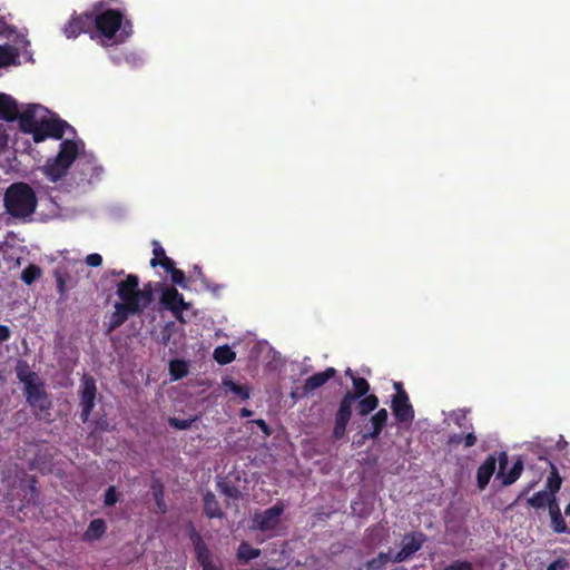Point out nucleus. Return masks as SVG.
Wrapping results in <instances>:
<instances>
[{"instance_id": "f257e3e1", "label": "nucleus", "mask_w": 570, "mask_h": 570, "mask_svg": "<svg viewBox=\"0 0 570 570\" xmlns=\"http://www.w3.org/2000/svg\"><path fill=\"white\" fill-rule=\"evenodd\" d=\"M104 3L94 4L91 13L92 33L105 38L106 40H116L124 42L132 35V23L125 18V14L118 9L102 10Z\"/></svg>"}, {"instance_id": "f03ea898", "label": "nucleus", "mask_w": 570, "mask_h": 570, "mask_svg": "<svg viewBox=\"0 0 570 570\" xmlns=\"http://www.w3.org/2000/svg\"><path fill=\"white\" fill-rule=\"evenodd\" d=\"M36 105H30L19 117L20 130L32 135L35 142H41L47 138L61 139L69 124L62 119H36Z\"/></svg>"}, {"instance_id": "7ed1b4c3", "label": "nucleus", "mask_w": 570, "mask_h": 570, "mask_svg": "<svg viewBox=\"0 0 570 570\" xmlns=\"http://www.w3.org/2000/svg\"><path fill=\"white\" fill-rule=\"evenodd\" d=\"M37 204L35 190L23 181L11 184L3 195L6 213L13 218L24 220L30 217L35 213Z\"/></svg>"}, {"instance_id": "20e7f679", "label": "nucleus", "mask_w": 570, "mask_h": 570, "mask_svg": "<svg viewBox=\"0 0 570 570\" xmlns=\"http://www.w3.org/2000/svg\"><path fill=\"white\" fill-rule=\"evenodd\" d=\"M116 294L120 299L117 304L141 314L154 301L153 284L147 283L139 288V277L135 274H128L117 284Z\"/></svg>"}, {"instance_id": "39448f33", "label": "nucleus", "mask_w": 570, "mask_h": 570, "mask_svg": "<svg viewBox=\"0 0 570 570\" xmlns=\"http://www.w3.org/2000/svg\"><path fill=\"white\" fill-rule=\"evenodd\" d=\"M353 391H346L342 396L338 409L334 416V428L332 436L334 440H341L346 433V428L351 421L355 402L368 395L370 383L366 379L357 376L353 380Z\"/></svg>"}, {"instance_id": "423d86ee", "label": "nucleus", "mask_w": 570, "mask_h": 570, "mask_svg": "<svg viewBox=\"0 0 570 570\" xmlns=\"http://www.w3.org/2000/svg\"><path fill=\"white\" fill-rule=\"evenodd\" d=\"M78 155V142L66 139L60 144L57 156L49 158L41 170L51 183H58L67 175L71 165L77 160Z\"/></svg>"}, {"instance_id": "0eeeda50", "label": "nucleus", "mask_w": 570, "mask_h": 570, "mask_svg": "<svg viewBox=\"0 0 570 570\" xmlns=\"http://www.w3.org/2000/svg\"><path fill=\"white\" fill-rule=\"evenodd\" d=\"M285 511V504L283 501H277L273 507L264 510L261 513H255L253 523L259 531H273L281 522V515Z\"/></svg>"}, {"instance_id": "6e6552de", "label": "nucleus", "mask_w": 570, "mask_h": 570, "mask_svg": "<svg viewBox=\"0 0 570 570\" xmlns=\"http://www.w3.org/2000/svg\"><path fill=\"white\" fill-rule=\"evenodd\" d=\"M24 395L27 403L35 410L36 413H42L50 409L51 402L45 389V383L39 380L24 387Z\"/></svg>"}, {"instance_id": "1a4fd4ad", "label": "nucleus", "mask_w": 570, "mask_h": 570, "mask_svg": "<svg viewBox=\"0 0 570 570\" xmlns=\"http://www.w3.org/2000/svg\"><path fill=\"white\" fill-rule=\"evenodd\" d=\"M426 535L423 532L414 531L405 533L401 540V550L392 559L393 562L400 563L409 560L415 552H417L424 542Z\"/></svg>"}, {"instance_id": "9d476101", "label": "nucleus", "mask_w": 570, "mask_h": 570, "mask_svg": "<svg viewBox=\"0 0 570 570\" xmlns=\"http://www.w3.org/2000/svg\"><path fill=\"white\" fill-rule=\"evenodd\" d=\"M160 303L169 309L179 322H185L183 312L190 307L184 296L175 287H166L160 297Z\"/></svg>"}, {"instance_id": "9b49d317", "label": "nucleus", "mask_w": 570, "mask_h": 570, "mask_svg": "<svg viewBox=\"0 0 570 570\" xmlns=\"http://www.w3.org/2000/svg\"><path fill=\"white\" fill-rule=\"evenodd\" d=\"M498 460L499 470L497 473V479L501 480V483L504 487L513 484L521 476L523 471L524 466L522 459L518 458V460L513 463L512 468L508 472H505L509 463L508 453L504 451L499 452Z\"/></svg>"}, {"instance_id": "f8f14e48", "label": "nucleus", "mask_w": 570, "mask_h": 570, "mask_svg": "<svg viewBox=\"0 0 570 570\" xmlns=\"http://www.w3.org/2000/svg\"><path fill=\"white\" fill-rule=\"evenodd\" d=\"M391 409L399 423L411 424L414 420L415 412L410 403L406 391L395 393L392 397Z\"/></svg>"}, {"instance_id": "ddd939ff", "label": "nucleus", "mask_w": 570, "mask_h": 570, "mask_svg": "<svg viewBox=\"0 0 570 570\" xmlns=\"http://www.w3.org/2000/svg\"><path fill=\"white\" fill-rule=\"evenodd\" d=\"M337 374V371L334 367H327L323 372H317L305 380L304 385L302 386V391H293L291 396L293 399H302L306 396L309 392L322 387L330 380L334 379Z\"/></svg>"}, {"instance_id": "4468645a", "label": "nucleus", "mask_w": 570, "mask_h": 570, "mask_svg": "<svg viewBox=\"0 0 570 570\" xmlns=\"http://www.w3.org/2000/svg\"><path fill=\"white\" fill-rule=\"evenodd\" d=\"M63 33L69 39L77 38L81 33H90L91 39H95L91 26V13L73 14L65 24Z\"/></svg>"}, {"instance_id": "2eb2a0df", "label": "nucleus", "mask_w": 570, "mask_h": 570, "mask_svg": "<svg viewBox=\"0 0 570 570\" xmlns=\"http://www.w3.org/2000/svg\"><path fill=\"white\" fill-rule=\"evenodd\" d=\"M97 387L96 383L92 379H85L82 381L81 391H80V405L81 413L80 419L83 423H86L91 414V411L95 406Z\"/></svg>"}, {"instance_id": "dca6fc26", "label": "nucleus", "mask_w": 570, "mask_h": 570, "mask_svg": "<svg viewBox=\"0 0 570 570\" xmlns=\"http://www.w3.org/2000/svg\"><path fill=\"white\" fill-rule=\"evenodd\" d=\"M188 528H189V539L194 546L195 556H196L198 563L202 566V569H204V567L207 568L209 566H213L214 563L212 561V553H210L206 542L203 540L202 535L195 529V527L191 522H189Z\"/></svg>"}, {"instance_id": "f3484780", "label": "nucleus", "mask_w": 570, "mask_h": 570, "mask_svg": "<svg viewBox=\"0 0 570 570\" xmlns=\"http://www.w3.org/2000/svg\"><path fill=\"white\" fill-rule=\"evenodd\" d=\"M115 311L109 316L108 322L105 323V333L107 335L111 334L114 331H116L118 327H120L131 315H140L141 313L131 311L125 305H120L115 303L114 305Z\"/></svg>"}, {"instance_id": "a211bd4d", "label": "nucleus", "mask_w": 570, "mask_h": 570, "mask_svg": "<svg viewBox=\"0 0 570 570\" xmlns=\"http://www.w3.org/2000/svg\"><path fill=\"white\" fill-rule=\"evenodd\" d=\"M389 421V412L386 409H380L375 414H373L370 419L371 430L365 432L362 435V440L357 442L358 445L362 444L364 440H376L380 438L382 431L387 425Z\"/></svg>"}, {"instance_id": "6ab92c4d", "label": "nucleus", "mask_w": 570, "mask_h": 570, "mask_svg": "<svg viewBox=\"0 0 570 570\" xmlns=\"http://www.w3.org/2000/svg\"><path fill=\"white\" fill-rule=\"evenodd\" d=\"M497 464H499L497 454H489L484 462L478 468L476 484L480 490H484L489 484L492 475L495 472Z\"/></svg>"}, {"instance_id": "aec40b11", "label": "nucleus", "mask_w": 570, "mask_h": 570, "mask_svg": "<svg viewBox=\"0 0 570 570\" xmlns=\"http://www.w3.org/2000/svg\"><path fill=\"white\" fill-rule=\"evenodd\" d=\"M76 169L80 175V183L91 184L94 179H98L101 168L98 167L92 159L77 157Z\"/></svg>"}, {"instance_id": "412c9836", "label": "nucleus", "mask_w": 570, "mask_h": 570, "mask_svg": "<svg viewBox=\"0 0 570 570\" xmlns=\"http://www.w3.org/2000/svg\"><path fill=\"white\" fill-rule=\"evenodd\" d=\"M17 101L7 94L0 92V119L6 121L19 120Z\"/></svg>"}, {"instance_id": "4be33fe9", "label": "nucleus", "mask_w": 570, "mask_h": 570, "mask_svg": "<svg viewBox=\"0 0 570 570\" xmlns=\"http://www.w3.org/2000/svg\"><path fill=\"white\" fill-rule=\"evenodd\" d=\"M204 513L208 519L224 518V512L220 509L219 502L210 491L204 494Z\"/></svg>"}, {"instance_id": "5701e85b", "label": "nucleus", "mask_w": 570, "mask_h": 570, "mask_svg": "<svg viewBox=\"0 0 570 570\" xmlns=\"http://www.w3.org/2000/svg\"><path fill=\"white\" fill-rule=\"evenodd\" d=\"M16 375L18 380L24 385V387L28 384H32L40 380L39 375L31 371L29 364L23 360H19L17 362Z\"/></svg>"}, {"instance_id": "b1692460", "label": "nucleus", "mask_w": 570, "mask_h": 570, "mask_svg": "<svg viewBox=\"0 0 570 570\" xmlns=\"http://www.w3.org/2000/svg\"><path fill=\"white\" fill-rule=\"evenodd\" d=\"M379 397L375 394H368L355 402V410L360 416H367L379 406Z\"/></svg>"}, {"instance_id": "393cba45", "label": "nucleus", "mask_w": 570, "mask_h": 570, "mask_svg": "<svg viewBox=\"0 0 570 570\" xmlns=\"http://www.w3.org/2000/svg\"><path fill=\"white\" fill-rule=\"evenodd\" d=\"M151 495L157 505V511L160 514H165L168 511V507L165 502V488L159 479H155L150 485Z\"/></svg>"}, {"instance_id": "a878e982", "label": "nucleus", "mask_w": 570, "mask_h": 570, "mask_svg": "<svg viewBox=\"0 0 570 570\" xmlns=\"http://www.w3.org/2000/svg\"><path fill=\"white\" fill-rule=\"evenodd\" d=\"M107 525L102 519H94L90 521L86 532L83 533L85 541L99 540L106 532Z\"/></svg>"}, {"instance_id": "bb28decb", "label": "nucleus", "mask_w": 570, "mask_h": 570, "mask_svg": "<svg viewBox=\"0 0 570 570\" xmlns=\"http://www.w3.org/2000/svg\"><path fill=\"white\" fill-rule=\"evenodd\" d=\"M550 465V472L546 481V489L552 494H556L562 484V479L559 474L558 468L552 463L548 462Z\"/></svg>"}, {"instance_id": "cd10ccee", "label": "nucleus", "mask_w": 570, "mask_h": 570, "mask_svg": "<svg viewBox=\"0 0 570 570\" xmlns=\"http://www.w3.org/2000/svg\"><path fill=\"white\" fill-rule=\"evenodd\" d=\"M261 556V550L253 548L248 542L243 541L237 549V558L240 562L247 563Z\"/></svg>"}, {"instance_id": "c85d7f7f", "label": "nucleus", "mask_w": 570, "mask_h": 570, "mask_svg": "<svg viewBox=\"0 0 570 570\" xmlns=\"http://www.w3.org/2000/svg\"><path fill=\"white\" fill-rule=\"evenodd\" d=\"M223 385L243 401L249 397V387L245 384H237L233 379L226 377L223 380Z\"/></svg>"}, {"instance_id": "c756f323", "label": "nucleus", "mask_w": 570, "mask_h": 570, "mask_svg": "<svg viewBox=\"0 0 570 570\" xmlns=\"http://www.w3.org/2000/svg\"><path fill=\"white\" fill-rule=\"evenodd\" d=\"M213 355L215 361L220 365L229 364L236 357V353L228 345L216 347Z\"/></svg>"}, {"instance_id": "7c9ffc66", "label": "nucleus", "mask_w": 570, "mask_h": 570, "mask_svg": "<svg viewBox=\"0 0 570 570\" xmlns=\"http://www.w3.org/2000/svg\"><path fill=\"white\" fill-rule=\"evenodd\" d=\"M189 279L199 281L203 285V287L207 291L216 292L219 286H213L209 279L204 274L200 266L195 265L193 267V271L190 272Z\"/></svg>"}, {"instance_id": "2f4dec72", "label": "nucleus", "mask_w": 570, "mask_h": 570, "mask_svg": "<svg viewBox=\"0 0 570 570\" xmlns=\"http://www.w3.org/2000/svg\"><path fill=\"white\" fill-rule=\"evenodd\" d=\"M552 493L549 491H538L528 499V503L535 509H543L550 501Z\"/></svg>"}, {"instance_id": "473e14b6", "label": "nucleus", "mask_w": 570, "mask_h": 570, "mask_svg": "<svg viewBox=\"0 0 570 570\" xmlns=\"http://www.w3.org/2000/svg\"><path fill=\"white\" fill-rule=\"evenodd\" d=\"M17 58L16 49L11 46H0V68L14 63Z\"/></svg>"}, {"instance_id": "72a5a7b5", "label": "nucleus", "mask_w": 570, "mask_h": 570, "mask_svg": "<svg viewBox=\"0 0 570 570\" xmlns=\"http://www.w3.org/2000/svg\"><path fill=\"white\" fill-rule=\"evenodd\" d=\"M41 276V268L35 264L28 265L22 272H21V281L27 284L31 285L36 279H38Z\"/></svg>"}, {"instance_id": "f704fd0d", "label": "nucleus", "mask_w": 570, "mask_h": 570, "mask_svg": "<svg viewBox=\"0 0 570 570\" xmlns=\"http://www.w3.org/2000/svg\"><path fill=\"white\" fill-rule=\"evenodd\" d=\"M169 371H170V375L175 380L183 379L188 373L186 363L183 361H171L170 365H169Z\"/></svg>"}, {"instance_id": "c9c22d12", "label": "nucleus", "mask_w": 570, "mask_h": 570, "mask_svg": "<svg viewBox=\"0 0 570 570\" xmlns=\"http://www.w3.org/2000/svg\"><path fill=\"white\" fill-rule=\"evenodd\" d=\"M551 527L556 533L568 532V527L561 512H556L551 515Z\"/></svg>"}, {"instance_id": "e433bc0d", "label": "nucleus", "mask_w": 570, "mask_h": 570, "mask_svg": "<svg viewBox=\"0 0 570 570\" xmlns=\"http://www.w3.org/2000/svg\"><path fill=\"white\" fill-rule=\"evenodd\" d=\"M171 282L178 286H180L183 289H187V277L185 273L181 269L174 268L170 273Z\"/></svg>"}, {"instance_id": "4c0bfd02", "label": "nucleus", "mask_w": 570, "mask_h": 570, "mask_svg": "<svg viewBox=\"0 0 570 570\" xmlns=\"http://www.w3.org/2000/svg\"><path fill=\"white\" fill-rule=\"evenodd\" d=\"M195 419H178V417H169L168 423L171 428L177 430H188L191 428Z\"/></svg>"}, {"instance_id": "58836bf2", "label": "nucleus", "mask_w": 570, "mask_h": 570, "mask_svg": "<svg viewBox=\"0 0 570 570\" xmlns=\"http://www.w3.org/2000/svg\"><path fill=\"white\" fill-rule=\"evenodd\" d=\"M150 265L153 267H157V266H160L163 267L167 273H170L174 268H175V263L171 258H169L168 256H164L163 259H158V258H151L150 259Z\"/></svg>"}, {"instance_id": "ea45409f", "label": "nucleus", "mask_w": 570, "mask_h": 570, "mask_svg": "<svg viewBox=\"0 0 570 570\" xmlns=\"http://www.w3.org/2000/svg\"><path fill=\"white\" fill-rule=\"evenodd\" d=\"M387 560H389V556L386 553L381 552L377 558L368 560L366 562L365 567L367 570H377Z\"/></svg>"}, {"instance_id": "a19ab883", "label": "nucleus", "mask_w": 570, "mask_h": 570, "mask_svg": "<svg viewBox=\"0 0 570 570\" xmlns=\"http://www.w3.org/2000/svg\"><path fill=\"white\" fill-rule=\"evenodd\" d=\"M118 500H119V495L116 491V488L114 485L109 487L105 492V499H104L105 505L112 507L117 503Z\"/></svg>"}, {"instance_id": "79ce46f5", "label": "nucleus", "mask_w": 570, "mask_h": 570, "mask_svg": "<svg viewBox=\"0 0 570 570\" xmlns=\"http://www.w3.org/2000/svg\"><path fill=\"white\" fill-rule=\"evenodd\" d=\"M443 570H473V566L466 560H455L444 567Z\"/></svg>"}, {"instance_id": "37998d69", "label": "nucleus", "mask_w": 570, "mask_h": 570, "mask_svg": "<svg viewBox=\"0 0 570 570\" xmlns=\"http://www.w3.org/2000/svg\"><path fill=\"white\" fill-rule=\"evenodd\" d=\"M570 564L567 559L558 558L548 566L547 570H567Z\"/></svg>"}, {"instance_id": "c03bdc74", "label": "nucleus", "mask_w": 570, "mask_h": 570, "mask_svg": "<svg viewBox=\"0 0 570 570\" xmlns=\"http://www.w3.org/2000/svg\"><path fill=\"white\" fill-rule=\"evenodd\" d=\"M86 264L91 267H98L102 264V257L100 254L94 253L86 257Z\"/></svg>"}, {"instance_id": "a18cd8bd", "label": "nucleus", "mask_w": 570, "mask_h": 570, "mask_svg": "<svg viewBox=\"0 0 570 570\" xmlns=\"http://www.w3.org/2000/svg\"><path fill=\"white\" fill-rule=\"evenodd\" d=\"M9 136L3 128L2 125H0V155L3 154L8 147Z\"/></svg>"}, {"instance_id": "49530a36", "label": "nucleus", "mask_w": 570, "mask_h": 570, "mask_svg": "<svg viewBox=\"0 0 570 570\" xmlns=\"http://www.w3.org/2000/svg\"><path fill=\"white\" fill-rule=\"evenodd\" d=\"M476 435L473 432H469L463 434V445L464 448H472L476 444Z\"/></svg>"}, {"instance_id": "de8ad7c7", "label": "nucleus", "mask_w": 570, "mask_h": 570, "mask_svg": "<svg viewBox=\"0 0 570 570\" xmlns=\"http://www.w3.org/2000/svg\"><path fill=\"white\" fill-rule=\"evenodd\" d=\"M153 245H154V249H153L154 257L153 258L163 259L164 256H167L165 249L157 240H154Z\"/></svg>"}, {"instance_id": "09e8293b", "label": "nucleus", "mask_w": 570, "mask_h": 570, "mask_svg": "<svg viewBox=\"0 0 570 570\" xmlns=\"http://www.w3.org/2000/svg\"><path fill=\"white\" fill-rule=\"evenodd\" d=\"M11 337V330L7 325H0V344L9 341Z\"/></svg>"}, {"instance_id": "8fccbe9b", "label": "nucleus", "mask_w": 570, "mask_h": 570, "mask_svg": "<svg viewBox=\"0 0 570 570\" xmlns=\"http://www.w3.org/2000/svg\"><path fill=\"white\" fill-rule=\"evenodd\" d=\"M224 494H226L229 498L238 499L240 495V491L236 487H228L226 485L223 489Z\"/></svg>"}, {"instance_id": "3c124183", "label": "nucleus", "mask_w": 570, "mask_h": 570, "mask_svg": "<svg viewBox=\"0 0 570 570\" xmlns=\"http://www.w3.org/2000/svg\"><path fill=\"white\" fill-rule=\"evenodd\" d=\"M448 443L450 445L456 446L460 444H463V434L462 433H454L449 436Z\"/></svg>"}, {"instance_id": "603ef678", "label": "nucleus", "mask_w": 570, "mask_h": 570, "mask_svg": "<svg viewBox=\"0 0 570 570\" xmlns=\"http://www.w3.org/2000/svg\"><path fill=\"white\" fill-rule=\"evenodd\" d=\"M254 422L266 436H269L272 434V429L264 420L259 419Z\"/></svg>"}, {"instance_id": "864d4df0", "label": "nucleus", "mask_w": 570, "mask_h": 570, "mask_svg": "<svg viewBox=\"0 0 570 570\" xmlns=\"http://www.w3.org/2000/svg\"><path fill=\"white\" fill-rule=\"evenodd\" d=\"M547 507L549 508L550 515H552V514H553V513H556V512H560V509H559V504H558V502H557L556 494H552V495H551L550 501H549V503L547 504Z\"/></svg>"}, {"instance_id": "5fc2aeb1", "label": "nucleus", "mask_w": 570, "mask_h": 570, "mask_svg": "<svg viewBox=\"0 0 570 570\" xmlns=\"http://www.w3.org/2000/svg\"><path fill=\"white\" fill-rule=\"evenodd\" d=\"M168 328H169V325H166V327L161 332V343L164 345H167L169 343V340H170V332L168 331Z\"/></svg>"}, {"instance_id": "6e6d98bb", "label": "nucleus", "mask_w": 570, "mask_h": 570, "mask_svg": "<svg viewBox=\"0 0 570 570\" xmlns=\"http://www.w3.org/2000/svg\"><path fill=\"white\" fill-rule=\"evenodd\" d=\"M57 287L60 295H63L66 292V282L61 276H58L57 278Z\"/></svg>"}, {"instance_id": "4d7b16f0", "label": "nucleus", "mask_w": 570, "mask_h": 570, "mask_svg": "<svg viewBox=\"0 0 570 570\" xmlns=\"http://www.w3.org/2000/svg\"><path fill=\"white\" fill-rule=\"evenodd\" d=\"M345 375L348 376L352 381L357 377L354 371L350 367L346 368Z\"/></svg>"}, {"instance_id": "13d9d810", "label": "nucleus", "mask_w": 570, "mask_h": 570, "mask_svg": "<svg viewBox=\"0 0 570 570\" xmlns=\"http://www.w3.org/2000/svg\"><path fill=\"white\" fill-rule=\"evenodd\" d=\"M394 389L396 390V393L405 391L401 382L394 383Z\"/></svg>"}, {"instance_id": "bf43d9fd", "label": "nucleus", "mask_w": 570, "mask_h": 570, "mask_svg": "<svg viewBox=\"0 0 570 570\" xmlns=\"http://www.w3.org/2000/svg\"><path fill=\"white\" fill-rule=\"evenodd\" d=\"M111 275H114V276H124L125 275V271L124 269H119V271L112 269L111 271Z\"/></svg>"}, {"instance_id": "052dcab7", "label": "nucleus", "mask_w": 570, "mask_h": 570, "mask_svg": "<svg viewBox=\"0 0 570 570\" xmlns=\"http://www.w3.org/2000/svg\"><path fill=\"white\" fill-rule=\"evenodd\" d=\"M250 415H252V411H249V410H247V409H243V410H242V416L247 417V416H250Z\"/></svg>"}, {"instance_id": "680f3d73", "label": "nucleus", "mask_w": 570, "mask_h": 570, "mask_svg": "<svg viewBox=\"0 0 570 570\" xmlns=\"http://www.w3.org/2000/svg\"><path fill=\"white\" fill-rule=\"evenodd\" d=\"M202 570H220L217 566L213 564V566H209V567H204V569Z\"/></svg>"}, {"instance_id": "e2e57ef3", "label": "nucleus", "mask_w": 570, "mask_h": 570, "mask_svg": "<svg viewBox=\"0 0 570 570\" xmlns=\"http://www.w3.org/2000/svg\"><path fill=\"white\" fill-rule=\"evenodd\" d=\"M531 488H532V485H529L527 489H524V490L520 493L519 498L524 497V495L529 492V490H530Z\"/></svg>"}, {"instance_id": "0e129e2a", "label": "nucleus", "mask_w": 570, "mask_h": 570, "mask_svg": "<svg viewBox=\"0 0 570 570\" xmlns=\"http://www.w3.org/2000/svg\"><path fill=\"white\" fill-rule=\"evenodd\" d=\"M564 513L566 515H570V502L568 503V505L564 509Z\"/></svg>"}]
</instances>
